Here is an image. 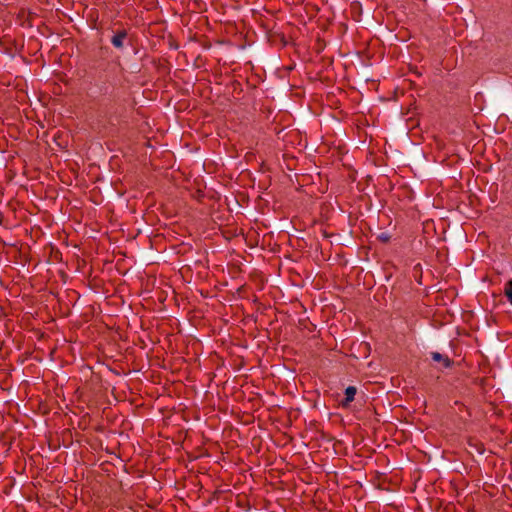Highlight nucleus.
Wrapping results in <instances>:
<instances>
[{
    "instance_id": "f257e3e1",
    "label": "nucleus",
    "mask_w": 512,
    "mask_h": 512,
    "mask_svg": "<svg viewBox=\"0 0 512 512\" xmlns=\"http://www.w3.org/2000/svg\"><path fill=\"white\" fill-rule=\"evenodd\" d=\"M127 37V34L125 31H121L117 34H115L113 37H112V44L116 47V48H122L123 47V44H124V41Z\"/></svg>"
},
{
    "instance_id": "f03ea898",
    "label": "nucleus",
    "mask_w": 512,
    "mask_h": 512,
    "mask_svg": "<svg viewBox=\"0 0 512 512\" xmlns=\"http://www.w3.org/2000/svg\"><path fill=\"white\" fill-rule=\"evenodd\" d=\"M356 388L354 386H349L345 389V400L342 405L347 406L350 402H352L356 395Z\"/></svg>"
},
{
    "instance_id": "7ed1b4c3",
    "label": "nucleus",
    "mask_w": 512,
    "mask_h": 512,
    "mask_svg": "<svg viewBox=\"0 0 512 512\" xmlns=\"http://www.w3.org/2000/svg\"><path fill=\"white\" fill-rule=\"evenodd\" d=\"M432 359L437 362L443 361L445 366H449L450 364L447 358H444L440 353L437 352L432 353Z\"/></svg>"
},
{
    "instance_id": "20e7f679",
    "label": "nucleus",
    "mask_w": 512,
    "mask_h": 512,
    "mask_svg": "<svg viewBox=\"0 0 512 512\" xmlns=\"http://www.w3.org/2000/svg\"><path fill=\"white\" fill-rule=\"evenodd\" d=\"M505 294L512 304V281H509L505 286Z\"/></svg>"
}]
</instances>
